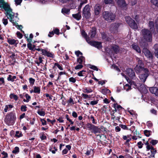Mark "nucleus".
<instances>
[{
	"mask_svg": "<svg viewBox=\"0 0 158 158\" xmlns=\"http://www.w3.org/2000/svg\"><path fill=\"white\" fill-rule=\"evenodd\" d=\"M5 11H6V15L8 19H9L10 21L13 23L14 25H17L19 19L18 17V14H17L15 15L12 11V10L10 7Z\"/></svg>",
	"mask_w": 158,
	"mask_h": 158,
	"instance_id": "1",
	"label": "nucleus"
},
{
	"mask_svg": "<svg viewBox=\"0 0 158 158\" xmlns=\"http://www.w3.org/2000/svg\"><path fill=\"white\" fill-rule=\"evenodd\" d=\"M141 35L144 40L147 42H150L152 40V35L151 32L147 29H144L141 31Z\"/></svg>",
	"mask_w": 158,
	"mask_h": 158,
	"instance_id": "2",
	"label": "nucleus"
},
{
	"mask_svg": "<svg viewBox=\"0 0 158 158\" xmlns=\"http://www.w3.org/2000/svg\"><path fill=\"white\" fill-rule=\"evenodd\" d=\"M16 118L15 113L11 112L6 115L5 121L8 125H11L14 124Z\"/></svg>",
	"mask_w": 158,
	"mask_h": 158,
	"instance_id": "3",
	"label": "nucleus"
},
{
	"mask_svg": "<svg viewBox=\"0 0 158 158\" xmlns=\"http://www.w3.org/2000/svg\"><path fill=\"white\" fill-rule=\"evenodd\" d=\"M102 17L106 21L111 22L114 19L115 15L110 12L105 11L102 13Z\"/></svg>",
	"mask_w": 158,
	"mask_h": 158,
	"instance_id": "4",
	"label": "nucleus"
},
{
	"mask_svg": "<svg viewBox=\"0 0 158 158\" xmlns=\"http://www.w3.org/2000/svg\"><path fill=\"white\" fill-rule=\"evenodd\" d=\"M90 8L89 6L86 5L84 7L83 11V16L85 18H89L91 16Z\"/></svg>",
	"mask_w": 158,
	"mask_h": 158,
	"instance_id": "5",
	"label": "nucleus"
},
{
	"mask_svg": "<svg viewBox=\"0 0 158 158\" xmlns=\"http://www.w3.org/2000/svg\"><path fill=\"white\" fill-rule=\"evenodd\" d=\"M119 23H113L111 25L110 30L111 33L116 34L118 31V28L120 25Z\"/></svg>",
	"mask_w": 158,
	"mask_h": 158,
	"instance_id": "6",
	"label": "nucleus"
},
{
	"mask_svg": "<svg viewBox=\"0 0 158 158\" xmlns=\"http://www.w3.org/2000/svg\"><path fill=\"white\" fill-rule=\"evenodd\" d=\"M38 51H41L42 54L44 56H47L48 57L53 58L54 57V55L52 52L48 51L45 49H40L37 48L36 49Z\"/></svg>",
	"mask_w": 158,
	"mask_h": 158,
	"instance_id": "7",
	"label": "nucleus"
},
{
	"mask_svg": "<svg viewBox=\"0 0 158 158\" xmlns=\"http://www.w3.org/2000/svg\"><path fill=\"white\" fill-rule=\"evenodd\" d=\"M86 41L91 45L93 46L98 49H100L102 47L101 43L100 42L95 41H89L88 39L86 40Z\"/></svg>",
	"mask_w": 158,
	"mask_h": 158,
	"instance_id": "8",
	"label": "nucleus"
},
{
	"mask_svg": "<svg viewBox=\"0 0 158 158\" xmlns=\"http://www.w3.org/2000/svg\"><path fill=\"white\" fill-rule=\"evenodd\" d=\"M144 72L139 76V78L141 82H144L148 76V70H144Z\"/></svg>",
	"mask_w": 158,
	"mask_h": 158,
	"instance_id": "9",
	"label": "nucleus"
},
{
	"mask_svg": "<svg viewBox=\"0 0 158 158\" xmlns=\"http://www.w3.org/2000/svg\"><path fill=\"white\" fill-rule=\"evenodd\" d=\"M10 6L7 3L4 1V0H0V8L2 10L4 9L5 10H6L7 9H10Z\"/></svg>",
	"mask_w": 158,
	"mask_h": 158,
	"instance_id": "10",
	"label": "nucleus"
},
{
	"mask_svg": "<svg viewBox=\"0 0 158 158\" xmlns=\"http://www.w3.org/2000/svg\"><path fill=\"white\" fill-rule=\"evenodd\" d=\"M127 74L132 79H134L135 77V74L134 71L131 69H127Z\"/></svg>",
	"mask_w": 158,
	"mask_h": 158,
	"instance_id": "11",
	"label": "nucleus"
},
{
	"mask_svg": "<svg viewBox=\"0 0 158 158\" xmlns=\"http://www.w3.org/2000/svg\"><path fill=\"white\" fill-rule=\"evenodd\" d=\"M118 5L121 7H125L127 4L124 0H115Z\"/></svg>",
	"mask_w": 158,
	"mask_h": 158,
	"instance_id": "12",
	"label": "nucleus"
},
{
	"mask_svg": "<svg viewBox=\"0 0 158 158\" xmlns=\"http://www.w3.org/2000/svg\"><path fill=\"white\" fill-rule=\"evenodd\" d=\"M143 52L145 56L149 58H152V56L150 52L147 48H144L143 49Z\"/></svg>",
	"mask_w": 158,
	"mask_h": 158,
	"instance_id": "13",
	"label": "nucleus"
},
{
	"mask_svg": "<svg viewBox=\"0 0 158 158\" xmlns=\"http://www.w3.org/2000/svg\"><path fill=\"white\" fill-rule=\"evenodd\" d=\"M135 69L137 73H140L142 72V73L144 72V70H148L147 69H144L143 66L136 65L135 68Z\"/></svg>",
	"mask_w": 158,
	"mask_h": 158,
	"instance_id": "14",
	"label": "nucleus"
},
{
	"mask_svg": "<svg viewBox=\"0 0 158 158\" xmlns=\"http://www.w3.org/2000/svg\"><path fill=\"white\" fill-rule=\"evenodd\" d=\"M150 92L158 97V88L156 87H152L149 88Z\"/></svg>",
	"mask_w": 158,
	"mask_h": 158,
	"instance_id": "15",
	"label": "nucleus"
},
{
	"mask_svg": "<svg viewBox=\"0 0 158 158\" xmlns=\"http://www.w3.org/2000/svg\"><path fill=\"white\" fill-rule=\"evenodd\" d=\"M101 7L98 4L96 5L94 7V12L96 15L99 14L101 10Z\"/></svg>",
	"mask_w": 158,
	"mask_h": 158,
	"instance_id": "16",
	"label": "nucleus"
},
{
	"mask_svg": "<svg viewBox=\"0 0 158 158\" xmlns=\"http://www.w3.org/2000/svg\"><path fill=\"white\" fill-rule=\"evenodd\" d=\"M7 42L10 45H17L19 43V41L17 40H15L14 39H8Z\"/></svg>",
	"mask_w": 158,
	"mask_h": 158,
	"instance_id": "17",
	"label": "nucleus"
},
{
	"mask_svg": "<svg viewBox=\"0 0 158 158\" xmlns=\"http://www.w3.org/2000/svg\"><path fill=\"white\" fill-rule=\"evenodd\" d=\"M151 152H148V155L150 157H154L155 155L156 152V150L153 148L152 149L150 150Z\"/></svg>",
	"mask_w": 158,
	"mask_h": 158,
	"instance_id": "18",
	"label": "nucleus"
},
{
	"mask_svg": "<svg viewBox=\"0 0 158 158\" xmlns=\"http://www.w3.org/2000/svg\"><path fill=\"white\" fill-rule=\"evenodd\" d=\"M129 26L132 29H137L138 28L137 24L135 23V21L132 20V22L129 24Z\"/></svg>",
	"mask_w": 158,
	"mask_h": 158,
	"instance_id": "19",
	"label": "nucleus"
},
{
	"mask_svg": "<svg viewBox=\"0 0 158 158\" xmlns=\"http://www.w3.org/2000/svg\"><path fill=\"white\" fill-rule=\"evenodd\" d=\"M77 62L79 64H82L83 62H85V57L82 56H81L77 59Z\"/></svg>",
	"mask_w": 158,
	"mask_h": 158,
	"instance_id": "20",
	"label": "nucleus"
},
{
	"mask_svg": "<svg viewBox=\"0 0 158 158\" xmlns=\"http://www.w3.org/2000/svg\"><path fill=\"white\" fill-rule=\"evenodd\" d=\"M73 17L77 20H79L81 18V15L80 12L78 13L72 15Z\"/></svg>",
	"mask_w": 158,
	"mask_h": 158,
	"instance_id": "21",
	"label": "nucleus"
},
{
	"mask_svg": "<svg viewBox=\"0 0 158 158\" xmlns=\"http://www.w3.org/2000/svg\"><path fill=\"white\" fill-rule=\"evenodd\" d=\"M132 48L137 52L139 53H141V50L139 47L137 45L135 44H133L132 45Z\"/></svg>",
	"mask_w": 158,
	"mask_h": 158,
	"instance_id": "22",
	"label": "nucleus"
},
{
	"mask_svg": "<svg viewBox=\"0 0 158 158\" xmlns=\"http://www.w3.org/2000/svg\"><path fill=\"white\" fill-rule=\"evenodd\" d=\"M140 89L141 91L144 94H146L148 92L147 89L143 85H141L140 86Z\"/></svg>",
	"mask_w": 158,
	"mask_h": 158,
	"instance_id": "23",
	"label": "nucleus"
},
{
	"mask_svg": "<svg viewBox=\"0 0 158 158\" xmlns=\"http://www.w3.org/2000/svg\"><path fill=\"white\" fill-rule=\"evenodd\" d=\"M132 17L134 19L138 24L140 22V18L139 15H133Z\"/></svg>",
	"mask_w": 158,
	"mask_h": 158,
	"instance_id": "24",
	"label": "nucleus"
},
{
	"mask_svg": "<svg viewBox=\"0 0 158 158\" xmlns=\"http://www.w3.org/2000/svg\"><path fill=\"white\" fill-rule=\"evenodd\" d=\"M13 106L11 105H6L5 106L4 109V111L5 112H7L9 111L10 109L12 108Z\"/></svg>",
	"mask_w": 158,
	"mask_h": 158,
	"instance_id": "25",
	"label": "nucleus"
},
{
	"mask_svg": "<svg viewBox=\"0 0 158 158\" xmlns=\"http://www.w3.org/2000/svg\"><path fill=\"white\" fill-rule=\"evenodd\" d=\"M91 130H92L94 133L95 134L97 133L100 132L99 129L98 128V127L94 125Z\"/></svg>",
	"mask_w": 158,
	"mask_h": 158,
	"instance_id": "26",
	"label": "nucleus"
},
{
	"mask_svg": "<svg viewBox=\"0 0 158 158\" xmlns=\"http://www.w3.org/2000/svg\"><path fill=\"white\" fill-rule=\"evenodd\" d=\"M16 77L15 76H12L11 75H9L7 78V80L8 81H10L12 82H13L14 81L15 79H16Z\"/></svg>",
	"mask_w": 158,
	"mask_h": 158,
	"instance_id": "27",
	"label": "nucleus"
},
{
	"mask_svg": "<svg viewBox=\"0 0 158 158\" xmlns=\"http://www.w3.org/2000/svg\"><path fill=\"white\" fill-rule=\"evenodd\" d=\"M33 92L34 93H37L38 94H40V87L34 86L33 87Z\"/></svg>",
	"mask_w": 158,
	"mask_h": 158,
	"instance_id": "28",
	"label": "nucleus"
},
{
	"mask_svg": "<svg viewBox=\"0 0 158 158\" xmlns=\"http://www.w3.org/2000/svg\"><path fill=\"white\" fill-rule=\"evenodd\" d=\"M112 49L115 52L117 53L119 51V48L118 46L116 45H113L112 47Z\"/></svg>",
	"mask_w": 158,
	"mask_h": 158,
	"instance_id": "29",
	"label": "nucleus"
},
{
	"mask_svg": "<svg viewBox=\"0 0 158 158\" xmlns=\"http://www.w3.org/2000/svg\"><path fill=\"white\" fill-rule=\"evenodd\" d=\"M62 12L65 14H69L70 12V10L65 8H63L61 10Z\"/></svg>",
	"mask_w": 158,
	"mask_h": 158,
	"instance_id": "30",
	"label": "nucleus"
},
{
	"mask_svg": "<svg viewBox=\"0 0 158 158\" xmlns=\"http://www.w3.org/2000/svg\"><path fill=\"white\" fill-rule=\"evenodd\" d=\"M83 91L84 93H90L93 91L91 89L87 88H84Z\"/></svg>",
	"mask_w": 158,
	"mask_h": 158,
	"instance_id": "31",
	"label": "nucleus"
},
{
	"mask_svg": "<svg viewBox=\"0 0 158 158\" xmlns=\"http://www.w3.org/2000/svg\"><path fill=\"white\" fill-rule=\"evenodd\" d=\"M144 133L145 136L149 137L152 134V131H151L145 130L144 131Z\"/></svg>",
	"mask_w": 158,
	"mask_h": 158,
	"instance_id": "32",
	"label": "nucleus"
},
{
	"mask_svg": "<svg viewBox=\"0 0 158 158\" xmlns=\"http://www.w3.org/2000/svg\"><path fill=\"white\" fill-rule=\"evenodd\" d=\"M96 34V32L95 31H91L89 32V35L90 36V37L91 38H93L95 37Z\"/></svg>",
	"mask_w": 158,
	"mask_h": 158,
	"instance_id": "33",
	"label": "nucleus"
},
{
	"mask_svg": "<svg viewBox=\"0 0 158 158\" xmlns=\"http://www.w3.org/2000/svg\"><path fill=\"white\" fill-rule=\"evenodd\" d=\"M102 92L104 94H109L110 93V91L108 89L105 88L104 89H102Z\"/></svg>",
	"mask_w": 158,
	"mask_h": 158,
	"instance_id": "34",
	"label": "nucleus"
},
{
	"mask_svg": "<svg viewBox=\"0 0 158 158\" xmlns=\"http://www.w3.org/2000/svg\"><path fill=\"white\" fill-rule=\"evenodd\" d=\"M81 35L86 40L88 39L89 41V39L87 37V35L86 34L85 31L83 30L81 31Z\"/></svg>",
	"mask_w": 158,
	"mask_h": 158,
	"instance_id": "35",
	"label": "nucleus"
},
{
	"mask_svg": "<svg viewBox=\"0 0 158 158\" xmlns=\"http://www.w3.org/2000/svg\"><path fill=\"white\" fill-rule=\"evenodd\" d=\"M22 132L20 131H17L15 132V136L17 138H19L22 136Z\"/></svg>",
	"mask_w": 158,
	"mask_h": 158,
	"instance_id": "36",
	"label": "nucleus"
},
{
	"mask_svg": "<svg viewBox=\"0 0 158 158\" xmlns=\"http://www.w3.org/2000/svg\"><path fill=\"white\" fill-rule=\"evenodd\" d=\"M127 24H129L132 22V20H133L129 16L126 17L125 18Z\"/></svg>",
	"mask_w": 158,
	"mask_h": 158,
	"instance_id": "37",
	"label": "nucleus"
},
{
	"mask_svg": "<svg viewBox=\"0 0 158 158\" xmlns=\"http://www.w3.org/2000/svg\"><path fill=\"white\" fill-rule=\"evenodd\" d=\"M151 2L153 5L158 7V0H151Z\"/></svg>",
	"mask_w": 158,
	"mask_h": 158,
	"instance_id": "38",
	"label": "nucleus"
},
{
	"mask_svg": "<svg viewBox=\"0 0 158 158\" xmlns=\"http://www.w3.org/2000/svg\"><path fill=\"white\" fill-rule=\"evenodd\" d=\"M10 98H14L15 100H17L18 98V97L16 95L13 94H11L10 95Z\"/></svg>",
	"mask_w": 158,
	"mask_h": 158,
	"instance_id": "39",
	"label": "nucleus"
},
{
	"mask_svg": "<svg viewBox=\"0 0 158 158\" xmlns=\"http://www.w3.org/2000/svg\"><path fill=\"white\" fill-rule=\"evenodd\" d=\"M27 46L28 48L31 50H32L35 48V46L34 45L32 46V45L31 43V42H29L27 44Z\"/></svg>",
	"mask_w": 158,
	"mask_h": 158,
	"instance_id": "40",
	"label": "nucleus"
},
{
	"mask_svg": "<svg viewBox=\"0 0 158 158\" xmlns=\"http://www.w3.org/2000/svg\"><path fill=\"white\" fill-rule=\"evenodd\" d=\"M102 38L106 41H108L109 40V38H108L104 33H102Z\"/></svg>",
	"mask_w": 158,
	"mask_h": 158,
	"instance_id": "41",
	"label": "nucleus"
},
{
	"mask_svg": "<svg viewBox=\"0 0 158 158\" xmlns=\"http://www.w3.org/2000/svg\"><path fill=\"white\" fill-rule=\"evenodd\" d=\"M137 60H138V64L136 65L143 66V64L142 60H140L138 58H137Z\"/></svg>",
	"mask_w": 158,
	"mask_h": 158,
	"instance_id": "42",
	"label": "nucleus"
},
{
	"mask_svg": "<svg viewBox=\"0 0 158 158\" xmlns=\"http://www.w3.org/2000/svg\"><path fill=\"white\" fill-rule=\"evenodd\" d=\"M124 88L125 89H126L127 91H128L129 90L131 89V86L129 84H126L124 86Z\"/></svg>",
	"mask_w": 158,
	"mask_h": 158,
	"instance_id": "43",
	"label": "nucleus"
},
{
	"mask_svg": "<svg viewBox=\"0 0 158 158\" xmlns=\"http://www.w3.org/2000/svg\"><path fill=\"white\" fill-rule=\"evenodd\" d=\"M19 152V148L18 147H15L14 150L12 151V153L14 154H16Z\"/></svg>",
	"mask_w": 158,
	"mask_h": 158,
	"instance_id": "44",
	"label": "nucleus"
},
{
	"mask_svg": "<svg viewBox=\"0 0 158 158\" xmlns=\"http://www.w3.org/2000/svg\"><path fill=\"white\" fill-rule=\"evenodd\" d=\"M67 103L68 104H74V101L73 99L71 98H70L67 101Z\"/></svg>",
	"mask_w": 158,
	"mask_h": 158,
	"instance_id": "45",
	"label": "nucleus"
},
{
	"mask_svg": "<svg viewBox=\"0 0 158 158\" xmlns=\"http://www.w3.org/2000/svg\"><path fill=\"white\" fill-rule=\"evenodd\" d=\"M38 114L40 116H44L45 115V112L42 110H39L37 111Z\"/></svg>",
	"mask_w": 158,
	"mask_h": 158,
	"instance_id": "46",
	"label": "nucleus"
},
{
	"mask_svg": "<svg viewBox=\"0 0 158 158\" xmlns=\"http://www.w3.org/2000/svg\"><path fill=\"white\" fill-rule=\"evenodd\" d=\"M82 64H79L75 67V69L76 70L81 69L83 67Z\"/></svg>",
	"mask_w": 158,
	"mask_h": 158,
	"instance_id": "47",
	"label": "nucleus"
},
{
	"mask_svg": "<svg viewBox=\"0 0 158 158\" xmlns=\"http://www.w3.org/2000/svg\"><path fill=\"white\" fill-rule=\"evenodd\" d=\"M149 26L150 27V29H152L154 28V22L152 21H150L149 23Z\"/></svg>",
	"mask_w": 158,
	"mask_h": 158,
	"instance_id": "48",
	"label": "nucleus"
},
{
	"mask_svg": "<svg viewBox=\"0 0 158 158\" xmlns=\"http://www.w3.org/2000/svg\"><path fill=\"white\" fill-rule=\"evenodd\" d=\"M94 126L91 123H88L87 124V127L89 130H91Z\"/></svg>",
	"mask_w": 158,
	"mask_h": 158,
	"instance_id": "49",
	"label": "nucleus"
},
{
	"mask_svg": "<svg viewBox=\"0 0 158 158\" xmlns=\"http://www.w3.org/2000/svg\"><path fill=\"white\" fill-rule=\"evenodd\" d=\"M143 143L141 141H139L137 143V145L139 148H141L143 147Z\"/></svg>",
	"mask_w": 158,
	"mask_h": 158,
	"instance_id": "50",
	"label": "nucleus"
},
{
	"mask_svg": "<svg viewBox=\"0 0 158 158\" xmlns=\"http://www.w3.org/2000/svg\"><path fill=\"white\" fill-rule=\"evenodd\" d=\"M27 108L26 106L22 105L21 107V110L22 111H26L27 110Z\"/></svg>",
	"mask_w": 158,
	"mask_h": 158,
	"instance_id": "51",
	"label": "nucleus"
},
{
	"mask_svg": "<svg viewBox=\"0 0 158 158\" xmlns=\"http://www.w3.org/2000/svg\"><path fill=\"white\" fill-rule=\"evenodd\" d=\"M2 22L5 25H6L8 23V20L7 19L4 18L2 20Z\"/></svg>",
	"mask_w": 158,
	"mask_h": 158,
	"instance_id": "52",
	"label": "nucleus"
},
{
	"mask_svg": "<svg viewBox=\"0 0 158 158\" xmlns=\"http://www.w3.org/2000/svg\"><path fill=\"white\" fill-rule=\"evenodd\" d=\"M15 4L16 5H20L22 1V0H14Z\"/></svg>",
	"mask_w": 158,
	"mask_h": 158,
	"instance_id": "53",
	"label": "nucleus"
},
{
	"mask_svg": "<svg viewBox=\"0 0 158 158\" xmlns=\"http://www.w3.org/2000/svg\"><path fill=\"white\" fill-rule=\"evenodd\" d=\"M119 126L122 129L124 130H128V129L127 127L124 125L120 124L119 125Z\"/></svg>",
	"mask_w": 158,
	"mask_h": 158,
	"instance_id": "54",
	"label": "nucleus"
},
{
	"mask_svg": "<svg viewBox=\"0 0 158 158\" xmlns=\"http://www.w3.org/2000/svg\"><path fill=\"white\" fill-rule=\"evenodd\" d=\"M29 82L31 84L33 85L35 81V80L32 78H30L29 79Z\"/></svg>",
	"mask_w": 158,
	"mask_h": 158,
	"instance_id": "55",
	"label": "nucleus"
},
{
	"mask_svg": "<svg viewBox=\"0 0 158 158\" xmlns=\"http://www.w3.org/2000/svg\"><path fill=\"white\" fill-rule=\"evenodd\" d=\"M87 2V1L86 0H84V1H83L82 2H81V3L80 4V5L79 6V9H80L82 7V5L86 3Z\"/></svg>",
	"mask_w": 158,
	"mask_h": 158,
	"instance_id": "56",
	"label": "nucleus"
},
{
	"mask_svg": "<svg viewBox=\"0 0 158 158\" xmlns=\"http://www.w3.org/2000/svg\"><path fill=\"white\" fill-rule=\"evenodd\" d=\"M75 54L77 55V57L79 56L80 55H82V53L80 51H78L75 52Z\"/></svg>",
	"mask_w": 158,
	"mask_h": 158,
	"instance_id": "57",
	"label": "nucleus"
},
{
	"mask_svg": "<svg viewBox=\"0 0 158 158\" xmlns=\"http://www.w3.org/2000/svg\"><path fill=\"white\" fill-rule=\"evenodd\" d=\"M82 97H83L84 98L86 99L88 98H90V96H89L87 94H82Z\"/></svg>",
	"mask_w": 158,
	"mask_h": 158,
	"instance_id": "58",
	"label": "nucleus"
},
{
	"mask_svg": "<svg viewBox=\"0 0 158 158\" xmlns=\"http://www.w3.org/2000/svg\"><path fill=\"white\" fill-rule=\"evenodd\" d=\"M33 37V35L32 34H31L30 35V39L27 38V40L28 42H31L32 41V39Z\"/></svg>",
	"mask_w": 158,
	"mask_h": 158,
	"instance_id": "59",
	"label": "nucleus"
},
{
	"mask_svg": "<svg viewBox=\"0 0 158 158\" xmlns=\"http://www.w3.org/2000/svg\"><path fill=\"white\" fill-rule=\"evenodd\" d=\"M158 142V141L156 140H152L150 142V143L152 145H155Z\"/></svg>",
	"mask_w": 158,
	"mask_h": 158,
	"instance_id": "60",
	"label": "nucleus"
},
{
	"mask_svg": "<svg viewBox=\"0 0 158 158\" xmlns=\"http://www.w3.org/2000/svg\"><path fill=\"white\" fill-rule=\"evenodd\" d=\"M16 34L17 37L19 39H21L23 37V35L19 32H17Z\"/></svg>",
	"mask_w": 158,
	"mask_h": 158,
	"instance_id": "61",
	"label": "nucleus"
},
{
	"mask_svg": "<svg viewBox=\"0 0 158 158\" xmlns=\"http://www.w3.org/2000/svg\"><path fill=\"white\" fill-rule=\"evenodd\" d=\"M55 65V66H56L60 70H63V68L61 67V66L60 65H59L57 63H55V64H54Z\"/></svg>",
	"mask_w": 158,
	"mask_h": 158,
	"instance_id": "62",
	"label": "nucleus"
},
{
	"mask_svg": "<svg viewBox=\"0 0 158 158\" xmlns=\"http://www.w3.org/2000/svg\"><path fill=\"white\" fill-rule=\"evenodd\" d=\"M151 112L155 115H156L157 114V111L156 110H155L154 109H152L150 110Z\"/></svg>",
	"mask_w": 158,
	"mask_h": 158,
	"instance_id": "63",
	"label": "nucleus"
},
{
	"mask_svg": "<svg viewBox=\"0 0 158 158\" xmlns=\"http://www.w3.org/2000/svg\"><path fill=\"white\" fill-rule=\"evenodd\" d=\"M40 121L42 123V124L43 125H46L47 124L46 121L44 119H41Z\"/></svg>",
	"mask_w": 158,
	"mask_h": 158,
	"instance_id": "64",
	"label": "nucleus"
}]
</instances>
